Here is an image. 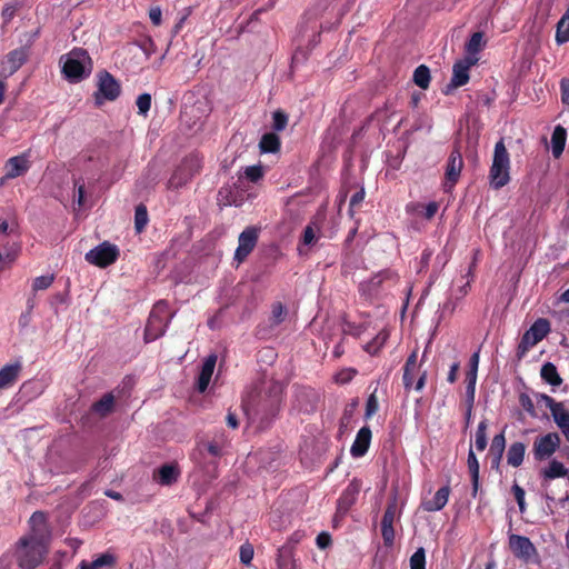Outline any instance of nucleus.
<instances>
[{"label":"nucleus","mask_w":569,"mask_h":569,"mask_svg":"<svg viewBox=\"0 0 569 569\" xmlns=\"http://www.w3.org/2000/svg\"><path fill=\"white\" fill-rule=\"evenodd\" d=\"M50 541L23 536L17 543V561L21 569H34L48 553Z\"/></svg>","instance_id":"f257e3e1"},{"label":"nucleus","mask_w":569,"mask_h":569,"mask_svg":"<svg viewBox=\"0 0 569 569\" xmlns=\"http://www.w3.org/2000/svg\"><path fill=\"white\" fill-rule=\"evenodd\" d=\"M62 59H64L62 72L70 81H80L92 71V60L88 52L81 48L71 50Z\"/></svg>","instance_id":"f03ea898"},{"label":"nucleus","mask_w":569,"mask_h":569,"mask_svg":"<svg viewBox=\"0 0 569 569\" xmlns=\"http://www.w3.org/2000/svg\"><path fill=\"white\" fill-rule=\"evenodd\" d=\"M510 158L503 140L495 146L492 164L489 172L490 186L493 189L505 187L510 180Z\"/></svg>","instance_id":"7ed1b4c3"},{"label":"nucleus","mask_w":569,"mask_h":569,"mask_svg":"<svg viewBox=\"0 0 569 569\" xmlns=\"http://www.w3.org/2000/svg\"><path fill=\"white\" fill-rule=\"evenodd\" d=\"M169 320L168 305L164 301H159L150 312L144 329V340L151 342L161 337L168 327Z\"/></svg>","instance_id":"20e7f679"},{"label":"nucleus","mask_w":569,"mask_h":569,"mask_svg":"<svg viewBox=\"0 0 569 569\" xmlns=\"http://www.w3.org/2000/svg\"><path fill=\"white\" fill-rule=\"evenodd\" d=\"M118 248L109 242H103L86 253V260L100 268L108 267L118 258Z\"/></svg>","instance_id":"39448f33"},{"label":"nucleus","mask_w":569,"mask_h":569,"mask_svg":"<svg viewBox=\"0 0 569 569\" xmlns=\"http://www.w3.org/2000/svg\"><path fill=\"white\" fill-rule=\"evenodd\" d=\"M120 94V84L109 73L101 72L98 76V91L94 94L96 103L102 104L104 100H114Z\"/></svg>","instance_id":"423d86ee"},{"label":"nucleus","mask_w":569,"mask_h":569,"mask_svg":"<svg viewBox=\"0 0 569 569\" xmlns=\"http://www.w3.org/2000/svg\"><path fill=\"white\" fill-rule=\"evenodd\" d=\"M200 163L198 158L191 157L187 159L169 179L168 187L171 189L182 187L198 171Z\"/></svg>","instance_id":"0eeeda50"},{"label":"nucleus","mask_w":569,"mask_h":569,"mask_svg":"<svg viewBox=\"0 0 569 569\" xmlns=\"http://www.w3.org/2000/svg\"><path fill=\"white\" fill-rule=\"evenodd\" d=\"M560 446V437L550 432L540 438H537L533 445L535 458L545 460L550 458Z\"/></svg>","instance_id":"6e6552de"},{"label":"nucleus","mask_w":569,"mask_h":569,"mask_svg":"<svg viewBox=\"0 0 569 569\" xmlns=\"http://www.w3.org/2000/svg\"><path fill=\"white\" fill-rule=\"evenodd\" d=\"M28 49L19 48L9 52L1 62L0 77L9 78L26 62L28 58Z\"/></svg>","instance_id":"1a4fd4ad"},{"label":"nucleus","mask_w":569,"mask_h":569,"mask_svg":"<svg viewBox=\"0 0 569 569\" xmlns=\"http://www.w3.org/2000/svg\"><path fill=\"white\" fill-rule=\"evenodd\" d=\"M509 547L512 553L523 561H530L537 553L533 543L525 536L510 535Z\"/></svg>","instance_id":"9d476101"},{"label":"nucleus","mask_w":569,"mask_h":569,"mask_svg":"<svg viewBox=\"0 0 569 569\" xmlns=\"http://www.w3.org/2000/svg\"><path fill=\"white\" fill-rule=\"evenodd\" d=\"M478 62V57H466L457 61L452 68V78L448 88H459L469 81V70Z\"/></svg>","instance_id":"9b49d317"},{"label":"nucleus","mask_w":569,"mask_h":569,"mask_svg":"<svg viewBox=\"0 0 569 569\" xmlns=\"http://www.w3.org/2000/svg\"><path fill=\"white\" fill-rule=\"evenodd\" d=\"M258 240V231L254 228L244 229L239 236V244L234 252V259L240 263L253 250Z\"/></svg>","instance_id":"f8f14e48"},{"label":"nucleus","mask_w":569,"mask_h":569,"mask_svg":"<svg viewBox=\"0 0 569 569\" xmlns=\"http://www.w3.org/2000/svg\"><path fill=\"white\" fill-rule=\"evenodd\" d=\"M27 537L40 540H51V531L47 525L43 512L37 511L30 518V531Z\"/></svg>","instance_id":"ddd939ff"},{"label":"nucleus","mask_w":569,"mask_h":569,"mask_svg":"<svg viewBox=\"0 0 569 569\" xmlns=\"http://www.w3.org/2000/svg\"><path fill=\"white\" fill-rule=\"evenodd\" d=\"M397 513V506L395 502L390 503L382 517L381 535L386 545L390 546L395 540L393 521Z\"/></svg>","instance_id":"4468645a"},{"label":"nucleus","mask_w":569,"mask_h":569,"mask_svg":"<svg viewBox=\"0 0 569 569\" xmlns=\"http://www.w3.org/2000/svg\"><path fill=\"white\" fill-rule=\"evenodd\" d=\"M370 441L371 430L369 427L365 426L358 431L356 439L350 448L351 456L355 458H360L365 456V453L369 449Z\"/></svg>","instance_id":"2eb2a0df"},{"label":"nucleus","mask_w":569,"mask_h":569,"mask_svg":"<svg viewBox=\"0 0 569 569\" xmlns=\"http://www.w3.org/2000/svg\"><path fill=\"white\" fill-rule=\"evenodd\" d=\"M549 332V322L545 319L537 320L523 335L522 341L527 345H536Z\"/></svg>","instance_id":"dca6fc26"},{"label":"nucleus","mask_w":569,"mask_h":569,"mask_svg":"<svg viewBox=\"0 0 569 569\" xmlns=\"http://www.w3.org/2000/svg\"><path fill=\"white\" fill-rule=\"evenodd\" d=\"M466 281L458 286L457 288L452 289L451 297L448 299L447 302L443 303L442 312L452 315L456 310V306L458 300L462 299L469 291L470 282L469 273L466 276Z\"/></svg>","instance_id":"f3484780"},{"label":"nucleus","mask_w":569,"mask_h":569,"mask_svg":"<svg viewBox=\"0 0 569 569\" xmlns=\"http://www.w3.org/2000/svg\"><path fill=\"white\" fill-rule=\"evenodd\" d=\"M449 495V486L441 487L431 499L422 502V508L429 512L439 511L447 505Z\"/></svg>","instance_id":"a211bd4d"},{"label":"nucleus","mask_w":569,"mask_h":569,"mask_svg":"<svg viewBox=\"0 0 569 569\" xmlns=\"http://www.w3.org/2000/svg\"><path fill=\"white\" fill-rule=\"evenodd\" d=\"M462 167L463 160L461 153L458 150H453L449 157L446 170V178L451 186L458 181Z\"/></svg>","instance_id":"6ab92c4d"},{"label":"nucleus","mask_w":569,"mask_h":569,"mask_svg":"<svg viewBox=\"0 0 569 569\" xmlns=\"http://www.w3.org/2000/svg\"><path fill=\"white\" fill-rule=\"evenodd\" d=\"M216 362H217L216 355H210L208 358H206V360L201 367V371H200V375L198 378V383H197L198 390L200 392H204L206 389L208 388L209 382H210L211 377L214 371Z\"/></svg>","instance_id":"aec40b11"},{"label":"nucleus","mask_w":569,"mask_h":569,"mask_svg":"<svg viewBox=\"0 0 569 569\" xmlns=\"http://www.w3.org/2000/svg\"><path fill=\"white\" fill-rule=\"evenodd\" d=\"M6 169V178L13 179L28 171L29 161L24 156L12 157L7 161Z\"/></svg>","instance_id":"412c9836"},{"label":"nucleus","mask_w":569,"mask_h":569,"mask_svg":"<svg viewBox=\"0 0 569 569\" xmlns=\"http://www.w3.org/2000/svg\"><path fill=\"white\" fill-rule=\"evenodd\" d=\"M179 477V470L173 465H164L160 467L154 475V479L163 486H169L177 481Z\"/></svg>","instance_id":"4be33fe9"},{"label":"nucleus","mask_w":569,"mask_h":569,"mask_svg":"<svg viewBox=\"0 0 569 569\" xmlns=\"http://www.w3.org/2000/svg\"><path fill=\"white\" fill-rule=\"evenodd\" d=\"M568 472V469L562 462L558 460H551L549 465L541 470V476L543 477L545 481H548L556 478L566 477Z\"/></svg>","instance_id":"5701e85b"},{"label":"nucleus","mask_w":569,"mask_h":569,"mask_svg":"<svg viewBox=\"0 0 569 569\" xmlns=\"http://www.w3.org/2000/svg\"><path fill=\"white\" fill-rule=\"evenodd\" d=\"M566 139V129L561 126H557L551 136L552 154L555 158L560 157L561 153L563 152Z\"/></svg>","instance_id":"b1692460"},{"label":"nucleus","mask_w":569,"mask_h":569,"mask_svg":"<svg viewBox=\"0 0 569 569\" xmlns=\"http://www.w3.org/2000/svg\"><path fill=\"white\" fill-rule=\"evenodd\" d=\"M20 365H7L0 370V389L10 387L18 378Z\"/></svg>","instance_id":"393cba45"},{"label":"nucleus","mask_w":569,"mask_h":569,"mask_svg":"<svg viewBox=\"0 0 569 569\" xmlns=\"http://www.w3.org/2000/svg\"><path fill=\"white\" fill-rule=\"evenodd\" d=\"M360 487L357 482H351L343 491L339 499V509L347 511L349 507L356 501Z\"/></svg>","instance_id":"a878e982"},{"label":"nucleus","mask_w":569,"mask_h":569,"mask_svg":"<svg viewBox=\"0 0 569 569\" xmlns=\"http://www.w3.org/2000/svg\"><path fill=\"white\" fill-rule=\"evenodd\" d=\"M114 562V556L109 552H106L100 555L91 562L82 561L80 563V569H101L102 567H112Z\"/></svg>","instance_id":"bb28decb"},{"label":"nucleus","mask_w":569,"mask_h":569,"mask_svg":"<svg viewBox=\"0 0 569 569\" xmlns=\"http://www.w3.org/2000/svg\"><path fill=\"white\" fill-rule=\"evenodd\" d=\"M540 376L547 383L552 387H558L562 382L556 366L551 362H547L542 366Z\"/></svg>","instance_id":"cd10ccee"},{"label":"nucleus","mask_w":569,"mask_h":569,"mask_svg":"<svg viewBox=\"0 0 569 569\" xmlns=\"http://www.w3.org/2000/svg\"><path fill=\"white\" fill-rule=\"evenodd\" d=\"M526 447L521 442H515L507 452V462L512 467H519L525 457Z\"/></svg>","instance_id":"c85d7f7f"},{"label":"nucleus","mask_w":569,"mask_h":569,"mask_svg":"<svg viewBox=\"0 0 569 569\" xmlns=\"http://www.w3.org/2000/svg\"><path fill=\"white\" fill-rule=\"evenodd\" d=\"M113 405L114 397L111 393H107L92 406V410L100 417H106L112 411Z\"/></svg>","instance_id":"c756f323"},{"label":"nucleus","mask_w":569,"mask_h":569,"mask_svg":"<svg viewBox=\"0 0 569 569\" xmlns=\"http://www.w3.org/2000/svg\"><path fill=\"white\" fill-rule=\"evenodd\" d=\"M261 152H276L280 148V139L276 133H264L260 140Z\"/></svg>","instance_id":"7c9ffc66"},{"label":"nucleus","mask_w":569,"mask_h":569,"mask_svg":"<svg viewBox=\"0 0 569 569\" xmlns=\"http://www.w3.org/2000/svg\"><path fill=\"white\" fill-rule=\"evenodd\" d=\"M485 46L483 33L475 32L466 44L467 57H477Z\"/></svg>","instance_id":"2f4dec72"},{"label":"nucleus","mask_w":569,"mask_h":569,"mask_svg":"<svg viewBox=\"0 0 569 569\" xmlns=\"http://www.w3.org/2000/svg\"><path fill=\"white\" fill-rule=\"evenodd\" d=\"M555 423L561 430L566 440L569 442V411L563 407L552 416Z\"/></svg>","instance_id":"473e14b6"},{"label":"nucleus","mask_w":569,"mask_h":569,"mask_svg":"<svg viewBox=\"0 0 569 569\" xmlns=\"http://www.w3.org/2000/svg\"><path fill=\"white\" fill-rule=\"evenodd\" d=\"M467 462H468V468H469L472 483H473V491L476 493L477 489H478V482H479V462L477 460V457H476L472 448L469 449Z\"/></svg>","instance_id":"72a5a7b5"},{"label":"nucleus","mask_w":569,"mask_h":569,"mask_svg":"<svg viewBox=\"0 0 569 569\" xmlns=\"http://www.w3.org/2000/svg\"><path fill=\"white\" fill-rule=\"evenodd\" d=\"M556 41L558 44L569 41V18L565 16L557 23Z\"/></svg>","instance_id":"f704fd0d"},{"label":"nucleus","mask_w":569,"mask_h":569,"mask_svg":"<svg viewBox=\"0 0 569 569\" xmlns=\"http://www.w3.org/2000/svg\"><path fill=\"white\" fill-rule=\"evenodd\" d=\"M413 81L421 89H427L430 83V71L428 67L421 64L413 72Z\"/></svg>","instance_id":"c9c22d12"},{"label":"nucleus","mask_w":569,"mask_h":569,"mask_svg":"<svg viewBox=\"0 0 569 569\" xmlns=\"http://www.w3.org/2000/svg\"><path fill=\"white\" fill-rule=\"evenodd\" d=\"M389 338V332L387 330H381L372 341L368 342L366 346V351L376 355L386 343Z\"/></svg>","instance_id":"e433bc0d"},{"label":"nucleus","mask_w":569,"mask_h":569,"mask_svg":"<svg viewBox=\"0 0 569 569\" xmlns=\"http://www.w3.org/2000/svg\"><path fill=\"white\" fill-rule=\"evenodd\" d=\"M222 442L223 440H214V441H200L198 442V449L200 452L202 450H207L208 453L212 457H219L222 452Z\"/></svg>","instance_id":"4c0bfd02"},{"label":"nucleus","mask_w":569,"mask_h":569,"mask_svg":"<svg viewBox=\"0 0 569 569\" xmlns=\"http://www.w3.org/2000/svg\"><path fill=\"white\" fill-rule=\"evenodd\" d=\"M320 232V226L313 221L305 228L302 241L305 244L310 246L316 242L318 239V233Z\"/></svg>","instance_id":"58836bf2"},{"label":"nucleus","mask_w":569,"mask_h":569,"mask_svg":"<svg viewBox=\"0 0 569 569\" xmlns=\"http://www.w3.org/2000/svg\"><path fill=\"white\" fill-rule=\"evenodd\" d=\"M148 223V212L144 206L140 204L136 208L134 227L137 232H141Z\"/></svg>","instance_id":"ea45409f"},{"label":"nucleus","mask_w":569,"mask_h":569,"mask_svg":"<svg viewBox=\"0 0 569 569\" xmlns=\"http://www.w3.org/2000/svg\"><path fill=\"white\" fill-rule=\"evenodd\" d=\"M505 446H506V439H505L503 432L496 435L493 437L491 446H490V452L496 455L497 459L499 460L505 450Z\"/></svg>","instance_id":"a19ab883"},{"label":"nucleus","mask_w":569,"mask_h":569,"mask_svg":"<svg viewBox=\"0 0 569 569\" xmlns=\"http://www.w3.org/2000/svg\"><path fill=\"white\" fill-rule=\"evenodd\" d=\"M426 552L423 548H418L410 557V569H426Z\"/></svg>","instance_id":"79ce46f5"},{"label":"nucleus","mask_w":569,"mask_h":569,"mask_svg":"<svg viewBox=\"0 0 569 569\" xmlns=\"http://www.w3.org/2000/svg\"><path fill=\"white\" fill-rule=\"evenodd\" d=\"M53 280H54L53 274H44V276L37 277L33 280L32 289L34 291L44 290L52 284Z\"/></svg>","instance_id":"37998d69"},{"label":"nucleus","mask_w":569,"mask_h":569,"mask_svg":"<svg viewBox=\"0 0 569 569\" xmlns=\"http://www.w3.org/2000/svg\"><path fill=\"white\" fill-rule=\"evenodd\" d=\"M539 402L543 403L547 408H549L551 416H553L565 407L562 402H557L547 395H540Z\"/></svg>","instance_id":"c03bdc74"},{"label":"nucleus","mask_w":569,"mask_h":569,"mask_svg":"<svg viewBox=\"0 0 569 569\" xmlns=\"http://www.w3.org/2000/svg\"><path fill=\"white\" fill-rule=\"evenodd\" d=\"M136 104L140 114L146 116L151 107V96L142 93L137 98Z\"/></svg>","instance_id":"a18cd8bd"},{"label":"nucleus","mask_w":569,"mask_h":569,"mask_svg":"<svg viewBox=\"0 0 569 569\" xmlns=\"http://www.w3.org/2000/svg\"><path fill=\"white\" fill-rule=\"evenodd\" d=\"M263 176L261 166H250L244 169V177L251 182H257Z\"/></svg>","instance_id":"49530a36"},{"label":"nucleus","mask_w":569,"mask_h":569,"mask_svg":"<svg viewBox=\"0 0 569 569\" xmlns=\"http://www.w3.org/2000/svg\"><path fill=\"white\" fill-rule=\"evenodd\" d=\"M84 183L74 182L73 204H77L80 209L84 204Z\"/></svg>","instance_id":"de8ad7c7"},{"label":"nucleus","mask_w":569,"mask_h":569,"mask_svg":"<svg viewBox=\"0 0 569 569\" xmlns=\"http://www.w3.org/2000/svg\"><path fill=\"white\" fill-rule=\"evenodd\" d=\"M254 550L250 543H244L240 547V561L248 566L253 559Z\"/></svg>","instance_id":"09e8293b"},{"label":"nucleus","mask_w":569,"mask_h":569,"mask_svg":"<svg viewBox=\"0 0 569 569\" xmlns=\"http://www.w3.org/2000/svg\"><path fill=\"white\" fill-rule=\"evenodd\" d=\"M357 371L352 368L342 369L335 376V380L337 383L345 385L353 379Z\"/></svg>","instance_id":"8fccbe9b"},{"label":"nucleus","mask_w":569,"mask_h":569,"mask_svg":"<svg viewBox=\"0 0 569 569\" xmlns=\"http://www.w3.org/2000/svg\"><path fill=\"white\" fill-rule=\"evenodd\" d=\"M467 396L470 400L475 398L476 382H477V372L468 370L467 372Z\"/></svg>","instance_id":"3c124183"},{"label":"nucleus","mask_w":569,"mask_h":569,"mask_svg":"<svg viewBox=\"0 0 569 569\" xmlns=\"http://www.w3.org/2000/svg\"><path fill=\"white\" fill-rule=\"evenodd\" d=\"M0 234L18 237V224L12 221L0 220Z\"/></svg>","instance_id":"603ef678"},{"label":"nucleus","mask_w":569,"mask_h":569,"mask_svg":"<svg viewBox=\"0 0 569 569\" xmlns=\"http://www.w3.org/2000/svg\"><path fill=\"white\" fill-rule=\"evenodd\" d=\"M273 129L277 131H282L287 123H288V117L282 111H274L273 112Z\"/></svg>","instance_id":"864d4df0"},{"label":"nucleus","mask_w":569,"mask_h":569,"mask_svg":"<svg viewBox=\"0 0 569 569\" xmlns=\"http://www.w3.org/2000/svg\"><path fill=\"white\" fill-rule=\"evenodd\" d=\"M379 409L376 392H372L366 403V418L372 417Z\"/></svg>","instance_id":"5fc2aeb1"},{"label":"nucleus","mask_w":569,"mask_h":569,"mask_svg":"<svg viewBox=\"0 0 569 569\" xmlns=\"http://www.w3.org/2000/svg\"><path fill=\"white\" fill-rule=\"evenodd\" d=\"M136 44L143 51L147 59L156 51V44L151 38H146Z\"/></svg>","instance_id":"6e6d98bb"},{"label":"nucleus","mask_w":569,"mask_h":569,"mask_svg":"<svg viewBox=\"0 0 569 569\" xmlns=\"http://www.w3.org/2000/svg\"><path fill=\"white\" fill-rule=\"evenodd\" d=\"M512 491H513L515 498L518 502L520 512H525V509H526L525 490L520 486L513 485Z\"/></svg>","instance_id":"4d7b16f0"},{"label":"nucleus","mask_w":569,"mask_h":569,"mask_svg":"<svg viewBox=\"0 0 569 569\" xmlns=\"http://www.w3.org/2000/svg\"><path fill=\"white\" fill-rule=\"evenodd\" d=\"M286 315V308L281 303H276L272 307V320L274 323H280Z\"/></svg>","instance_id":"13d9d810"},{"label":"nucleus","mask_w":569,"mask_h":569,"mask_svg":"<svg viewBox=\"0 0 569 569\" xmlns=\"http://www.w3.org/2000/svg\"><path fill=\"white\" fill-rule=\"evenodd\" d=\"M438 209H439V204L437 202H435V201L429 202L427 206H425L422 216L426 219L430 220L438 212Z\"/></svg>","instance_id":"bf43d9fd"},{"label":"nucleus","mask_w":569,"mask_h":569,"mask_svg":"<svg viewBox=\"0 0 569 569\" xmlns=\"http://www.w3.org/2000/svg\"><path fill=\"white\" fill-rule=\"evenodd\" d=\"M418 371H413V370H403V377H402V381H403V386L407 390L411 389L413 387V379H415V376Z\"/></svg>","instance_id":"052dcab7"},{"label":"nucleus","mask_w":569,"mask_h":569,"mask_svg":"<svg viewBox=\"0 0 569 569\" xmlns=\"http://www.w3.org/2000/svg\"><path fill=\"white\" fill-rule=\"evenodd\" d=\"M403 370H413L418 371L419 366L417 363V352L413 351L407 359Z\"/></svg>","instance_id":"680f3d73"},{"label":"nucleus","mask_w":569,"mask_h":569,"mask_svg":"<svg viewBox=\"0 0 569 569\" xmlns=\"http://www.w3.org/2000/svg\"><path fill=\"white\" fill-rule=\"evenodd\" d=\"M316 542L320 549H326L331 542L330 535L327 532L319 533L316 539Z\"/></svg>","instance_id":"e2e57ef3"},{"label":"nucleus","mask_w":569,"mask_h":569,"mask_svg":"<svg viewBox=\"0 0 569 569\" xmlns=\"http://www.w3.org/2000/svg\"><path fill=\"white\" fill-rule=\"evenodd\" d=\"M149 18L154 26H159L162 20L161 9L159 7L150 9Z\"/></svg>","instance_id":"0e129e2a"},{"label":"nucleus","mask_w":569,"mask_h":569,"mask_svg":"<svg viewBox=\"0 0 569 569\" xmlns=\"http://www.w3.org/2000/svg\"><path fill=\"white\" fill-rule=\"evenodd\" d=\"M475 447L478 451H483L487 447V433L476 432Z\"/></svg>","instance_id":"69168bd1"},{"label":"nucleus","mask_w":569,"mask_h":569,"mask_svg":"<svg viewBox=\"0 0 569 569\" xmlns=\"http://www.w3.org/2000/svg\"><path fill=\"white\" fill-rule=\"evenodd\" d=\"M560 88L562 102L569 104V79H563L560 83Z\"/></svg>","instance_id":"338daca9"},{"label":"nucleus","mask_w":569,"mask_h":569,"mask_svg":"<svg viewBox=\"0 0 569 569\" xmlns=\"http://www.w3.org/2000/svg\"><path fill=\"white\" fill-rule=\"evenodd\" d=\"M226 422H227L228 427L231 429H237L239 427V419H238L237 415L231 410H229L227 413Z\"/></svg>","instance_id":"774afa93"}]
</instances>
